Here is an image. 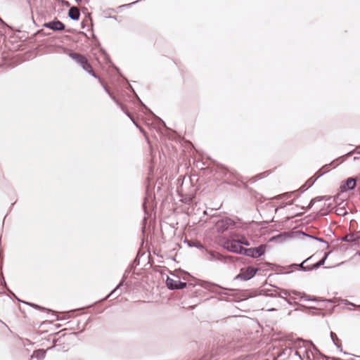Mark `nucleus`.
Masks as SVG:
<instances>
[{
    "label": "nucleus",
    "mask_w": 360,
    "mask_h": 360,
    "mask_svg": "<svg viewBox=\"0 0 360 360\" xmlns=\"http://www.w3.org/2000/svg\"><path fill=\"white\" fill-rule=\"evenodd\" d=\"M235 222L233 220H232L230 218H225L219 220L216 223V227L219 231L224 232L225 231L228 230L230 227L233 226Z\"/></svg>",
    "instance_id": "0eeeda50"
},
{
    "label": "nucleus",
    "mask_w": 360,
    "mask_h": 360,
    "mask_svg": "<svg viewBox=\"0 0 360 360\" xmlns=\"http://www.w3.org/2000/svg\"><path fill=\"white\" fill-rule=\"evenodd\" d=\"M311 263H314L313 259H312V260H311L310 262H308V264H311Z\"/></svg>",
    "instance_id": "dca6fc26"
},
{
    "label": "nucleus",
    "mask_w": 360,
    "mask_h": 360,
    "mask_svg": "<svg viewBox=\"0 0 360 360\" xmlns=\"http://www.w3.org/2000/svg\"><path fill=\"white\" fill-rule=\"evenodd\" d=\"M330 337L335 345L338 347L341 345V341L338 339L337 335L335 333L330 332Z\"/></svg>",
    "instance_id": "4468645a"
},
{
    "label": "nucleus",
    "mask_w": 360,
    "mask_h": 360,
    "mask_svg": "<svg viewBox=\"0 0 360 360\" xmlns=\"http://www.w3.org/2000/svg\"><path fill=\"white\" fill-rule=\"evenodd\" d=\"M289 356L292 360H314V355L312 351V345L306 341L299 340L290 349Z\"/></svg>",
    "instance_id": "f257e3e1"
},
{
    "label": "nucleus",
    "mask_w": 360,
    "mask_h": 360,
    "mask_svg": "<svg viewBox=\"0 0 360 360\" xmlns=\"http://www.w3.org/2000/svg\"><path fill=\"white\" fill-rule=\"evenodd\" d=\"M236 241L239 243V245H245V246H249L250 245V243L249 241L248 240V239L245 238V236H243V235H233V236Z\"/></svg>",
    "instance_id": "9b49d317"
},
{
    "label": "nucleus",
    "mask_w": 360,
    "mask_h": 360,
    "mask_svg": "<svg viewBox=\"0 0 360 360\" xmlns=\"http://www.w3.org/2000/svg\"><path fill=\"white\" fill-rule=\"evenodd\" d=\"M68 15L72 20H77L79 18L80 13L79 9L77 7H72L70 8L68 12Z\"/></svg>",
    "instance_id": "9d476101"
},
{
    "label": "nucleus",
    "mask_w": 360,
    "mask_h": 360,
    "mask_svg": "<svg viewBox=\"0 0 360 360\" xmlns=\"http://www.w3.org/2000/svg\"><path fill=\"white\" fill-rule=\"evenodd\" d=\"M266 245H261L257 248H245L243 255L251 257L253 258H257L263 255L266 251Z\"/></svg>",
    "instance_id": "20e7f679"
},
{
    "label": "nucleus",
    "mask_w": 360,
    "mask_h": 360,
    "mask_svg": "<svg viewBox=\"0 0 360 360\" xmlns=\"http://www.w3.org/2000/svg\"><path fill=\"white\" fill-rule=\"evenodd\" d=\"M313 202H314V200H311V202H310V205L313 203Z\"/></svg>",
    "instance_id": "f3484780"
},
{
    "label": "nucleus",
    "mask_w": 360,
    "mask_h": 360,
    "mask_svg": "<svg viewBox=\"0 0 360 360\" xmlns=\"http://www.w3.org/2000/svg\"><path fill=\"white\" fill-rule=\"evenodd\" d=\"M327 254H325L324 257L319 262L311 263L310 264H308V262L313 259L314 255L309 257L307 259H305L302 264L301 267L304 270H311L313 269H316L323 265L325 262V260L327 257Z\"/></svg>",
    "instance_id": "39448f33"
},
{
    "label": "nucleus",
    "mask_w": 360,
    "mask_h": 360,
    "mask_svg": "<svg viewBox=\"0 0 360 360\" xmlns=\"http://www.w3.org/2000/svg\"><path fill=\"white\" fill-rule=\"evenodd\" d=\"M44 26L53 30H63L65 25L60 21L56 20L45 23Z\"/></svg>",
    "instance_id": "1a4fd4ad"
},
{
    "label": "nucleus",
    "mask_w": 360,
    "mask_h": 360,
    "mask_svg": "<svg viewBox=\"0 0 360 360\" xmlns=\"http://www.w3.org/2000/svg\"><path fill=\"white\" fill-rule=\"evenodd\" d=\"M167 286L172 290L174 289H183L186 286V283L181 282L179 279H173L168 277L166 281Z\"/></svg>",
    "instance_id": "6e6552de"
},
{
    "label": "nucleus",
    "mask_w": 360,
    "mask_h": 360,
    "mask_svg": "<svg viewBox=\"0 0 360 360\" xmlns=\"http://www.w3.org/2000/svg\"><path fill=\"white\" fill-rule=\"evenodd\" d=\"M356 240H357V238L355 237V236L354 234L347 235L345 237V240H346L347 242H353V241H356Z\"/></svg>",
    "instance_id": "2eb2a0df"
},
{
    "label": "nucleus",
    "mask_w": 360,
    "mask_h": 360,
    "mask_svg": "<svg viewBox=\"0 0 360 360\" xmlns=\"http://www.w3.org/2000/svg\"><path fill=\"white\" fill-rule=\"evenodd\" d=\"M346 186L348 189H353L356 186V180L353 178H349L346 181Z\"/></svg>",
    "instance_id": "ddd939ff"
},
{
    "label": "nucleus",
    "mask_w": 360,
    "mask_h": 360,
    "mask_svg": "<svg viewBox=\"0 0 360 360\" xmlns=\"http://www.w3.org/2000/svg\"><path fill=\"white\" fill-rule=\"evenodd\" d=\"M328 172V165L323 166L321 169H320L315 174L316 179H318L325 173Z\"/></svg>",
    "instance_id": "f8f14e48"
},
{
    "label": "nucleus",
    "mask_w": 360,
    "mask_h": 360,
    "mask_svg": "<svg viewBox=\"0 0 360 360\" xmlns=\"http://www.w3.org/2000/svg\"><path fill=\"white\" fill-rule=\"evenodd\" d=\"M258 269L254 268L253 266H248L242 268L240 274L237 276V278L241 280L248 281L252 278L257 272Z\"/></svg>",
    "instance_id": "423d86ee"
},
{
    "label": "nucleus",
    "mask_w": 360,
    "mask_h": 360,
    "mask_svg": "<svg viewBox=\"0 0 360 360\" xmlns=\"http://www.w3.org/2000/svg\"><path fill=\"white\" fill-rule=\"evenodd\" d=\"M218 243L229 252L238 254L243 253L244 248L239 245V243L233 236L229 238H221L219 239Z\"/></svg>",
    "instance_id": "7ed1b4c3"
},
{
    "label": "nucleus",
    "mask_w": 360,
    "mask_h": 360,
    "mask_svg": "<svg viewBox=\"0 0 360 360\" xmlns=\"http://www.w3.org/2000/svg\"><path fill=\"white\" fill-rule=\"evenodd\" d=\"M70 57L77 62L86 72L91 75L95 78L98 79L101 84L104 87L105 91L109 94V91L107 88L105 83L94 70L91 65L90 64L87 58L77 53H70Z\"/></svg>",
    "instance_id": "f03ea898"
}]
</instances>
